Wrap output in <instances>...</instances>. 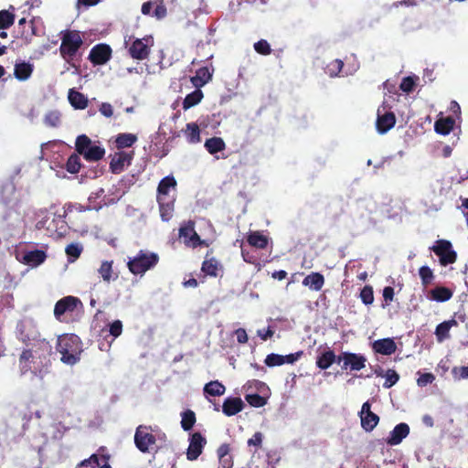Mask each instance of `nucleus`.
<instances>
[{"label":"nucleus","mask_w":468,"mask_h":468,"mask_svg":"<svg viewBox=\"0 0 468 468\" xmlns=\"http://www.w3.org/2000/svg\"><path fill=\"white\" fill-rule=\"evenodd\" d=\"M17 337L27 346L42 351L45 360L51 354L52 347L49 342L40 337L37 326L31 321L20 322L17 324Z\"/></svg>","instance_id":"f257e3e1"},{"label":"nucleus","mask_w":468,"mask_h":468,"mask_svg":"<svg viewBox=\"0 0 468 468\" xmlns=\"http://www.w3.org/2000/svg\"><path fill=\"white\" fill-rule=\"evenodd\" d=\"M57 351L61 355L60 360L67 365H75L80 359L82 343L74 334H66L58 338Z\"/></svg>","instance_id":"f03ea898"},{"label":"nucleus","mask_w":468,"mask_h":468,"mask_svg":"<svg viewBox=\"0 0 468 468\" xmlns=\"http://www.w3.org/2000/svg\"><path fill=\"white\" fill-rule=\"evenodd\" d=\"M60 34L59 54L65 61L70 63L83 45L82 36L80 31L70 29L63 30Z\"/></svg>","instance_id":"7ed1b4c3"},{"label":"nucleus","mask_w":468,"mask_h":468,"mask_svg":"<svg viewBox=\"0 0 468 468\" xmlns=\"http://www.w3.org/2000/svg\"><path fill=\"white\" fill-rule=\"evenodd\" d=\"M159 261L157 253L141 250L127 262L129 271L134 275H143L147 271L154 268Z\"/></svg>","instance_id":"20e7f679"},{"label":"nucleus","mask_w":468,"mask_h":468,"mask_svg":"<svg viewBox=\"0 0 468 468\" xmlns=\"http://www.w3.org/2000/svg\"><path fill=\"white\" fill-rule=\"evenodd\" d=\"M431 250H432L439 257V261L441 266L452 264L457 260V253L452 249L451 241L447 239L436 240L434 245L431 247Z\"/></svg>","instance_id":"39448f33"},{"label":"nucleus","mask_w":468,"mask_h":468,"mask_svg":"<svg viewBox=\"0 0 468 468\" xmlns=\"http://www.w3.org/2000/svg\"><path fill=\"white\" fill-rule=\"evenodd\" d=\"M44 358L42 355V351L37 348L30 347L22 352L19 357V366L21 371L26 373L27 371H32L33 373H37V371H41V366L37 364V358L41 359Z\"/></svg>","instance_id":"423d86ee"},{"label":"nucleus","mask_w":468,"mask_h":468,"mask_svg":"<svg viewBox=\"0 0 468 468\" xmlns=\"http://www.w3.org/2000/svg\"><path fill=\"white\" fill-rule=\"evenodd\" d=\"M154 45V38L149 36L143 38L134 39L128 48V54L133 59H146L151 52V47Z\"/></svg>","instance_id":"0eeeda50"},{"label":"nucleus","mask_w":468,"mask_h":468,"mask_svg":"<svg viewBox=\"0 0 468 468\" xmlns=\"http://www.w3.org/2000/svg\"><path fill=\"white\" fill-rule=\"evenodd\" d=\"M341 362L343 370L359 371L366 367L367 357L360 353L345 351L338 355V364Z\"/></svg>","instance_id":"6e6552de"},{"label":"nucleus","mask_w":468,"mask_h":468,"mask_svg":"<svg viewBox=\"0 0 468 468\" xmlns=\"http://www.w3.org/2000/svg\"><path fill=\"white\" fill-rule=\"evenodd\" d=\"M150 426L139 425L134 434V443L137 449L145 453L149 452L150 446L156 442V436L153 434Z\"/></svg>","instance_id":"1a4fd4ad"},{"label":"nucleus","mask_w":468,"mask_h":468,"mask_svg":"<svg viewBox=\"0 0 468 468\" xmlns=\"http://www.w3.org/2000/svg\"><path fill=\"white\" fill-rule=\"evenodd\" d=\"M385 103L378 109V116L376 121L377 131L380 134H384L392 129L396 124V116L393 112H387Z\"/></svg>","instance_id":"9d476101"},{"label":"nucleus","mask_w":468,"mask_h":468,"mask_svg":"<svg viewBox=\"0 0 468 468\" xmlns=\"http://www.w3.org/2000/svg\"><path fill=\"white\" fill-rule=\"evenodd\" d=\"M112 52V48L108 44H97L90 49L88 58L95 66L104 65L111 59Z\"/></svg>","instance_id":"9b49d317"},{"label":"nucleus","mask_w":468,"mask_h":468,"mask_svg":"<svg viewBox=\"0 0 468 468\" xmlns=\"http://www.w3.org/2000/svg\"><path fill=\"white\" fill-rule=\"evenodd\" d=\"M78 306L82 307L81 301L75 296H66L58 300L54 307V315L57 319H60V316L69 312H74Z\"/></svg>","instance_id":"f8f14e48"},{"label":"nucleus","mask_w":468,"mask_h":468,"mask_svg":"<svg viewBox=\"0 0 468 468\" xmlns=\"http://www.w3.org/2000/svg\"><path fill=\"white\" fill-rule=\"evenodd\" d=\"M206 443L207 440L200 432H194L189 439V445L186 452L187 460H197L201 455Z\"/></svg>","instance_id":"ddd939ff"},{"label":"nucleus","mask_w":468,"mask_h":468,"mask_svg":"<svg viewBox=\"0 0 468 468\" xmlns=\"http://www.w3.org/2000/svg\"><path fill=\"white\" fill-rule=\"evenodd\" d=\"M361 426L366 431H371L379 422V417L371 411V404L366 401L361 408L359 412Z\"/></svg>","instance_id":"4468645a"},{"label":"nucleus","mask_w":468,"mask_h":468,"mask_svg":"<svg viewBox=\"0 0 468 468\" xmlns=\"http://www.w3.org/2000/svg\"><path fill=\"white\" fill-rule=\"evenodd\" d=\"M133 156V152H116L112 156L110 162V170L113 174H120L124 170L125 166L131 165L132 159Z\"/></svg>","instance_id":"2eb2a0df"},{"label":"nucleus","mask_w":468,"mask_h":468,"mask_svg":"<svg viewBox=\"0 0 468 468\" xmlns=\"http://www.w3.org/2000/svg\"><path fill=\"white\" fill-rule=\"evenodd\" d=\"M410 433V427L407 423L401 422L394 427L390 431L386 442L394 446L399 444Z\"/></svg>","instance_id":"dca6fc26"},{"label":"nucleus","mask_w":468,"mask_h":468,"mask_svg":"<svg viewBox=\"0 0 468 468\" xmlns=\"http://www.w3.org/2000/svg\"><path fill=\"white\" fill-rule=\"evenodd\" d=\"M244 408L242 399L239 397H229L222 405V411L226 416H234L240 412Z\"/></svg>","instance_id":"f3484780"},{"label":"nucleus","mask_w":468,"mask_h":468,"mask_svg":"<svg viewBox=\"0 0 468 468\" xmlns=\"http://www.w3.org/2000/svg\"><path fill=\"white\" fill-rule=\"evenodd\" d=\"M372 348L378 354L390 356L396 352L397 345L392 338H383L376 340Z\"/></svg>","instance_id":"a211bd4d"},{"label":"nucleus","mask_w":468,"mask_h":468,"mask_svg":"<svg viewBox=\"0 0 468 468\" xmlns=\"http://www.w3.org/2000/svg\"><path fill=\"white\" fill-rule=\"evenodd\" d=\"M208 253L206 255L205 261L202 262L201 271L210 277H218L222 271V264L214 257L207 259Z\"/></svg>","instance_id":"6ab92c4d"},{"label":"nucleus","mask_w":468,"mask_h":468,"mask_svg":"<svg viewBox=\"0 0 468 468\" xmlns=\"http://www.w3.org/2000/svg\"><path fill=\"white\" fill-rule=\"evenodd\" d=\"M335 362L338 363V356L331 349L322 352L316 357V367L322 370L329 368Z\"/></svg>","instance_id":"aec40b11"},{"label":"nucleus","mask_w":468,"mask_h":468,"mask_svg":"<svg viewBox=\"0 0 468 468\" xmlns=\"http://www.w3.org/2000/svg\"><path fill=\"white\" fill-rule=\"evenodd\" d=\"M218 468H232L233 458L230 455V447L228 443L221 444L218 451Z\"/></svg>","instance_id":"412c9836"},{"label":"nucleus","mask_w":468,"mask_h":468,"mask_svg":"<svg viewBox=\"0 0 468 468\" xmlns=\"http://www.w3.org/2000/svg\"><path fill=\"white\" fill-rule=\"evenodd\" d=\"M70 105L76 110H84L88 107L89 100L81 92L70 89L68 95Z\"/></svg>","instance_id":"4be33fe9"},{"label":"nucleus","mask_w":468,"mask_h":468,"mask_svg":"<svg viewBox=\"0 0 468 468\" xmlns=\"http://www.w3.org/2000/svg\"><path fill=\"white\" fill-rule=\"evenodd\" d=\"M324 284V277L320 272H312L303 280V285L312 291H320Z\"/></svg>","instance_id":"5701e85b"},{"label":"nucleus","mask_w":468,"mask_h":468,"mask_svg":"<svg viewBox=\"0 0 468 468\" xmlns=\"http://www.w3.org/2000/svg\"><path fill=\"white\" fill-rule=\"evenodd\" d=\"M34 70L33 64L29 62L16 63L14 68V76L20 81H25L30 78Z\"/></svg>","instance_id":"b1692460"},{"label":"nucleus","mask_w":468,"mask_h":468,"mask_svg":"<svg viewBox=\"0 0 468 468\" xmlns=\"http://www.w3.org/2000/svg\"><path fill=\"white\" fill-rule=\"evenodd\" d=\"M458 323L455 319H451L439 324L435 329V335L438 342H443L450 338V330L452 326H457Z\"/></svg>","instance_id":"393cba45"},{"label":"nucleus","mask_w":468,"mask_h":468,"mask_svg":"<svg viewBox=\"0 0 468 468\" xmlns=\"http://www.w3.org/2000/svg\"><path fill=\"white\" fill-rule=\"evenodd\" d=\"M430 299L438 303H443L449 301L452 295L453 292L448 287L444 286H436L429 292Z\"/></svg>","instance_id":"a878e982"},{"label":"nucleus","mask_w":468,"mask_h":468,"mask_svg":"<svg viewBox=\"0 0 468 468\" xmlns=\"http://www.w3.org/2000/svg\"><path fill=\"white\" fill-rule=\"evenodd\" d=\"M212 78V74L207 67H201L196 71V75L191 78V82L196 88H201L206 85Z\"/></svg>","instance_id":"bb28decb"},{"label":"nucleus","mask_w":468,"mask_h":468,"mask_svg":"<svg viewBox=\"0 0 468 468\" xmlns=\"http://www.w3.org/2000/svg\"><path fill=\"white\" fill-rule=\"evenodd\" d=\"M47 258L46 252L41 250H35L31 251H27L23 256V261L26 264L31 266H37L45 261Z\"/></svg>","instance_id":"cd10ccee"},{"label":"nucleus","mask_w":468,"mask_h":468,"mask_svg":"<svg viewBox=\"0 0 468 468\" xmlns=\"http://www.w3.org/2000/svg\"><path fill=\"white\" fill-rule=\"evenodd\" d=\"M268 238L260 231H251L247 237V242L257 249L263 250L268 246Z\"/></svg>","instance_id":"c85d7f7f"},{"label":"nucleus","mask_w":468,"mask_h":468,"mask_svg":"<svg viewBox=\"0 0 468 468\" xmlns=\"http://www.w3.org/2000/svg\"><path fill=\"white\" fill-rule=\"evenodd\" d=\"M455 121L452 117L441 118L435 122L434 129L437 133L447 135L453 129Z\"/></svg>","instance_id":"c756f323"},{"label":"nucleus","mask_w":468,"mask_h":468,"mask_svg":"<svg viewBox=\"0 0 468 468\" xmlns=\"http://www.w3.org/2000/svg\"><path fill=\"white\" fill-rule=\"evenodd\" d=\"M113 261H104L101 262L98 271L102 278V280L110 283L112 281L117 279L118 275L113 273L112 269Z\"/></svg>","instance_id":"7c9ffc66"},{"label":"nucleus","mask_w":468,"mask_h":468,"mask_svg":"<svg viewBox=\"0 0 468 468\" xmlns=\"http://www.w3.org/2000/svg\"><path fill=\"white\" fill-rule=\"evenodd\" d=\"M176 180L173 176H167L164 177L158 184L157 187V198L162 197L166 199L169 189L171 187H176Z\"/></svg>","instance_id":"2f4dec72"},{"label":"nucleus","mask_w":468,"mask_h":468,"mask_svg":"<svg viewBox=\"0 0 468 468\" xmlns=\"http://www.w3.org/2000/svg\"><path fill=\"white\" fill-rule=\"evenodd\" d=\"M205 148L210 154H215L225 150L226 144L221 137H211L206 140Z\"/></svg>","instance_id":"473e14b6"},{"label":"nucleus","mask_w":468,"mask_h":468,"mask_svg":"<svg viewBox=\"0 0 468 468\" xmlns=\"http://www.w3.org/2000/svg\"><path fill=\"white\" fill-rule=\"evenodd\" d=\"M105 149L98 145H90L84 153L83 157L89 162H97L103 158Z\"/></svg>","instance_id":"72a5a7b5"},{"label":"nucleus","mask_w":468,"mask_h":468,"mask_svg":"<svg viewBox=\"0 0 468 468\" xmlns=\"http://www.w3.org/2000/svg\"><path fill=\"white\" fill-rule=\"evenodd\" d=\"M204 95L199 88H197L194 91L190 92L186 96L183 101V109L187 110L195 105L198 104L203 99Z\"/></svg>","instance_id":"f704fd0d"},{"label":"nucleus","mask_w":468,"mask_h":468,"mask_svg":"<svg viewBox=\"0 0 468 468\" xmlns=\"http://www.w3.org/2000/svg\"><path fill=\"white\" fill-rule=\"evenodd\" d=\"M185 135L186 137L187 142L190 144H197L199 143L201 140L200 129L196 122H189L186 124Z\"/></svg>","instance_id":"c9c22d12"},{"label":"nucleus","mask_w":468,"mask_h":468,"mask_svg":"<svg viewBox=\"0 0 468 468\" xmlns=\"http://www.w3.org/2000/svg\"><path fill=\"white\" fill-rule=\"evenodd\" d=\"M137 141V136L133 133H120L117 135L115 144L117 149H123L133 146Z\"/></svg>","instance_id":"e433bc0d"},{"label":"nucleus","mask_w":468,"mask_h":468,"mask_svg":"<svg viewBox=\"0 0 468 468\" xmlns=\"http://www.w3.org/2000/svg\"><path fill=\"white\" fill-rule=\"evenodd\" d=\"M225 391V386L218 380L210 381L204 387V392L213 397L221 396Z\"/></svg>","instance_id":"4c0bfd02"},{"label":"nucleus","mask_w":468,"mask_h":468,"mask_svg":"<svg viewBox=\"0 0 468 468\" xmlns=\"http://www.w3.org/2000/svg\"><path fill=\"white\" fill-rule=\"evenodd\" d=\"M159 207H160V214L163 220H169L172 217V212L174 209V203L166 201L165 198L159 197L157 198Z\"/></svg>","instance_id":"58836bf2"},{"label":"nucleus","mask_w":468,"mask_h":468,"mask_svg":"<svg viewBox=\"0 0 468 468\" xmlns=\"http://www.w3.org/2000/svg\"><path fill=\"white\" fill-rule=\"evenodd\" d=\"M344 67L343 60L336 58L329 62L325 68L324 72L327 74L330 78H335L339 75V73L342 71Z\"/></svg>","instance_id":"ea45409f"},{"label":"nucleus","mask_w":468,"mask_h":468,"mask_svg":"<svg viewBox=\"0 0 468 468\" xmlns=\"http://www.w3.org/2000/svg\"><path fill=\"white\" fill-rule=\"evenodd\" d=\"M196 414L187 410L182 413L181 427L184 431H190L196 423Z\"/></svg>","instance_id":"a19ab883"},{"label":"nucleus","mask_w":468,"mask_h":468,"mask_svg":"<svg viewBox=\"0 0 468 468\" xmlns=\"http://www.w3.org/2000/svg\"><path fill=\"white\" fill-rule=\"evenodd\" d=\"M61 122V113L57 111H49L44 117V123L48 127H58Z\"/></svg>","instance_id":"79ce46f5"},{"label":"nucleus","mask_w":468,"mask_h":468,"mask_svg":"<svg viewBox=\"0 0 468 468\" xmlns=\"http://www.w3.org/2000/svg\"><path fill=\"white\" fill-rule=\"evenodd\" d=\"M81 167L80 158L77 154H72L66 163V170L70 174H77Z\"/></svg>","instance_id":"37998d69"},{"label":"nucleus","mask_w":468,"mask_h":468,"mask_svg":"<svg viewBox=\"0 0 468 468\" xmlns=\"http://www.w3.org/2000/svg\"><path fill=\"white\" fill-rule=\"evenodd\" d=\"M419 275L424 287L431 284L435 278L432 270L429 266H421L419 269Z\"/></svg>","instance_id":"c03bdc74"},{"label":"nucleus","mask_w":468,"mask_h":468,"mask_svg":"<svg viewBox=\"0 0 468 468\" xmlns=\"http://www.w3.org/2000/svg\"><path fill=\"white\" fill-rule=\"evenodd\" d=\"M92 144L91 140L86 135L81 134L79 135L75 142V149L79 154H83V153Z\"/></svg>","instance_id":"a18cd8bd"},{"label":"nucleus","mask_w":468,"mask_h":468,"mask_svg":"<svg viewBox=\"0 0 468 468\" xmlns=\"http://www.w3.org/2000/svg\"><path fill=\"white\" fill-rule=\"evenodd\" d=\"M82 250L83 248L80 244L70 243L66 247L65 252L68 255L69 261H74L80 256Z\"/></svg>","instance_id":"49530a36"},{"label":"nucleus","mask_w":468,"mask_h":468,"mask_svg":"<svg viewBox=\"0 0 468 468\" xmlns=\"http://www.w3.org/2000/svg\"><path fill=\"white\" fill-rule=\"evenodd\" d=\"M15 21V16L8 10L0 11V29L9 28Z\"/></svg>","instance_id":"de8ad7c7"},{"label":"nucleus","mask_w":468,"mask_h":468,"mask_svg":"<svg viewBox=\"0 0 468 468\" xmlns=\"http://www.w3.org/2000/svg\"><path fill=\"white\" fill-rule=\"evenodd\" d=\"M101 457L93 453L90 458L83 460L76 468H97L101 464Z\"/></svg>","instance_id":"09e8293b"},{"label":"nucleus","mask_w":468,"mask_h":468,"mask_svg":"<svg viewBox=\"0 0 468 468\" xmlns=\"http://www.w3.org/2000/svg\"><path fill=\"white\" fill-rule=\"evenodd\" d=\"M360 299L366 305L372 304L374 302L373 288L370 285H366L360 292Z\"/></svg>","instance_id":"8fccbe9b"},{"label":"nucleus","mask_w":468,"mask_h":468,"mask_svg":"<svg viewBox=\"0 0 468 468\" xmlns=\"http://www.w3.org/2000/svg\"><path fill=\"white\" fill-rule=\"evenodd\" d=\"M385 377H386V380L383 384V387L385 388H390L399 379V375L394 369H388Z\"/></svg>","instance_id":"3c124183"},{"label":"nucleus","mask_w":468,"mask_h":468,"mask_svg":"<svg viewBox=\"0 0 468 468\" xmlns=\"http://www.w3.org/2000/svg\"><path fill=\"white\" fill-rule=\"evenodd\" d=\"M245 399L250 406L255 408H260L266 404V399L257 393L249 394Z\"/></svg>","instance_id":"603ef678"},{"label":"nucleus","mask_w":468,"mask_h":468,"mask_svg":"<svg viewBox=\"0 0 468 468\" xmlns=\"http://www.w3.org/2000/svg\"><path fill=\"white\" fill-rule=\"evenodd\" d=\"M254 49L257 53L261 55H270L271 52V48L270 44L265 39H261L258 42L254 43Z\"/></svg>","instance_id":"864d4df0"},{"label":"nucleus","mask_w":468,"mask_h":468,"mask_svg":"<svg viewBox=\"0 0 468 468\" xmlns=\"http://www.w3.org/2000/svg\"><path fill=\"white\" fill-rule=\"evenodd\" d=\"M415 86V79L413 77L408 76L402 79L399 89L406 93H410L414 90Z\"/></svg>","instance_id":"5fc2aeb1"},{"label":"nucleus","mask_w":468,"mask_h":468,"mask_svg":"<svg viewBox=\"0 0 468 468\" xmlns=\"http://www.w3.org/2000/svg\"><path fill=\"white\" fill-rule=\"evenodd\" d=\"M194 222L188 221L187 224L182 226L179 229V237L183 238L185 240H188L192 236V233H195Z\"/></svg>","instance_id":"6e6d98bb"},{"label":"nucleus","mask_w":468,"mask_h":468,"mask_svg":"<svg viewBox=\"0 0 468 468\" xmlns=\"http://www.w3.org/2000/svg\"><path fill=\"white\" fill-rule=\"evenodd\" d=\"M265 364L270 367H277L283 365V358L282 355L271 353L265 358Z\"/></svg>","instance_id":"4d7b16f0"},{"label":"nucleus","mask_w":468,"mask_h":468,"mask_svg":"<svg viewBox=\"0 0 468 468\" xmlns=\"http://www.w3.org/2000/svg\"><path fill=\"white\" fill-rule=\"evenodd\" d=\"M109 333L113 337H118L122 333V323L120 320H115L109 324Z\"/></svg>","instance_id":"13d9d810"},{"label":"nucleus","mask_w":468,"mask_h":468,"mask_svg":"<svg viewBox=\"0 0 468 468\" xmlns=\"http://www.w3.org/2000/svg\"><path fill=\"white\" fill-rule=\"evenodd\" d=\"M435 377L432 373H423L420 374L417 379V384L420 387H425L428 384H431L434 381Z\"/></svg>","instance_id":"bf43d9fd"},{"label":"nucleus","mask_w":468,"mask_h":468,"mask_svg":"<svg viewBox=\"0 0 468 468\" xmlns=\"http://www.w3.org/2000/svg\"><path fill=\"white\" fill-rule=\"evenodd\" d=\"M452 374L457 379L468 378V366L467 367H454L452 370Z\"/></svg>","instance_id":"052dcab7"},{"label":"nucleus","mask_w":468,"mask_h":468,"mask_svg":"<svg viewBox=\"0 0 468 468\" xmlns=\"http://www.w3.org/2000/svg\"><path fill=\"white\" fill-rule=\"evenodd\" d=\"M263 435L261 431H257L247 441L249 446L261 447Z\"/></svg>","instance_id":"680f3d73"},{"label":"nucleus","mask_w":468,"mask_h":468,"mask_svg":"<svg viewBox=\"0 0 468 468\" xmlns=\"http://www.w3.org/2000/svg\"><path fill=\"white\" fill-rule=\"evenodd\" d=\"M99 111L103 116L107 118H111L113 115V108L109 102H102Z\"/></svg>","instance_id":"e2e57ef3"},{"label":"nucleus","mask_w":468,"mask_h":468,"mask_svg":"<svg viewBox=\"0 0 468 468\" xmlns=\"http://www.w3.org/2000/svg\"><path fill=\"white\" fill-rule=\"evenodd\" d=\"M303 355V351H299L293 354H289L287 356H282L283 364H293L297 361Z\"/></svg>","instance_id":"0e129e2a"},{"label":"nucleus","mask_w":468,"mask_h":468,"mask_svg":"<svg viewBox=\"0 0 468 468\" xmlns=\"http://www.w3.org/2000/svg\"><path fill=\"white\" fill-rule=\"evenodd\" d=\"M184 241L186 246H191L193 248H197V247L200 246V237L197 232L192 233V236L190 237V239L188 240H184Z\"/></svg>","instance_id":"69168bd1"},{"label":"nucleus","mask_w":468,"mask_h":468,"mask_svg":"<svg viewBox=\"0 0 468 468\" xmlns=\"http://www.w3.org/2000/svg\"><path fill=\"white\" fill-rule=\"evenodd\" d=\"M394 288L391 286H387L383 290V298L386 303H390L394 299Z\"/></svg>","instance_id":"338daca9"},{"label":"nucleus","mask_w":468,"mask_h":468,"mask_svg":"<svg viewBox=\"0 0 468 468\" xmlns=\"http://www.w3.org/2000/svg\"><path fill=\"white\" fill-rule=\"evenodd\" d=\"M154 14L158 19L164 18L166 16V7L161 3L156 5Z\"/></svg>","instance_id":"774afa93"}]
</instances>
